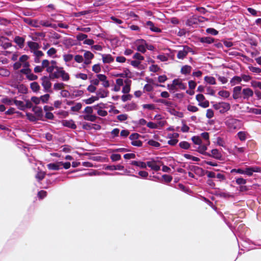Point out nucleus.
I'll list each match as a JSON object with an SVG mask.
<instances>
[{
	"label": "nucleus",
	"instance_id": "4",
	"mask_svg": "<svg viewBox=\"0 0 261 261\" xmlns=\"http://www.w3.org/2000/svg\"><path fill=\"white\" fill-rule=\"evenodd\" d=\"M161 165V162L159 160H152L147 162V166L155 171L160 170Z\"/></svg>",
	"mask_w": 261,
	"mask_h": 261
},
{
	"label": "nucleus",
	"instance_id": "9",
	"mask_svg": "<svg viewBox=\"0 0 261 261\" xmlns=\"http://www.w3.org/2000/svg\"><path fill=\"white\" fill-rule=\"evenodd\" d=\"M20 72L26 75L27 77L31 81H34L37 79L38 77L37 75L32 73L31 70L29 67L27 68H23L20 70Z\"/></svg>",
	"mask_w": 261,
	"mask_h": 261
},
{
	"label": "nucleus",
	"instance_id": "38",
	"mask_svg": "<svg viewBox=\"0 0 261 261\" xmlns=\"http://www.w3.org/2000/svg\"><path fill=\"white\" fill-rule=\"evenodd\" d=\"M55 61H52L51 62V65H49L46 68V71L48 72L51 73V74L54 72L55 70H56V67H57L55 66Z\"/></svg>",
	"mask_w": 261,
	"mask_h": 261
},
{
	"label": "nucleus",
	"instance_id": "10",
	"mask_svg": "<svg viewBox=\"0 0 261 261\" xmlns=\"http://www.w3.org/2000/svg\"><path fill=\"white\" fill-rule=\"evenodd\" d=\"M178 137L179 135L176 133L169 134L168 135V138L170 140H168V143L170 145H175L178 142L177 138Z\"/></svg>",
	"mask_w": 261,
	"mask_h": 261
},
{
	"label": "nucleus",
	"instance_id": "40",
	"mask_svg": "<svg viewBox=\"0 0 261 261\" xmlns=\"http://www.w3.org/2000/svg\"><path fill=\"white\" fill-rule=\"evenodd\" d=\"M93 109L95 110H97V112L99 110H103L107 108V105L103 103H99L96 105H95L93 107Z\"/></svg>",
	"mask_w": 261,
	"mask_h": 261
},
{
	"label": "nucleus",
	"instance_id": "30",
	"mask_svg": "<svg viewBox=\"0 0 261 261\" xmlns=\"http://www.w3.org/2000/svg\"><path fill=\"white\" fill-rule=\"evenodd\" d=\"M131 164L143 169L146 168L147 166V163H145L141 161H133Z\"/></svg>",
	"mask_w": 261,
	"mask_h": 261
},
{
	"label": "nucleus",
	"instance_id": "28",
	"mask_svg": "<svg viewBox=\"0 0 261 261\" xmlns=\"http://www.w3.org/2000/svg\"><path fill=\"white\" fill-rule=\"evenodd\" d=\"M62 68L56 67V70H55L54 72L50 75V77L52 78H59L60 74L62 71Z\"/></svg>",
	"mask_w": 261,
	"mask_h": 261
},
{
	"label": "nucleus",
	"instance_id": "55",
	"mask_svg": "<svg viewBox=\"0 0 261 261\" xmlns=\"http://www.w3.org/2000/svg\"><path fill=\"white\" fill-rule=\"evenodd\" d=\"M251 86L253 88H258L261 90V82L256 81H252L251 82Z\"/></svg>",
	"mask_w": 261,
	"mask_h": 261
},
{
	"label": "nucleus",
	"instance_id": "22",
	"mask_svg": "<svg viewBox=\"0 0 261 261\" xmlns=\"http://www.w3.org/2000/svg\"><path fill=\"white\" fill-rule=\"evenodd\" d=\"M208 145L207 144V143L205 144H202V143L199 145L197 148V151H198L201 154L206 155L208 154L207 152H206V150L207 149V146Z\"/></svg>",
	"mask_w": 261,
	"mask_h": 261
},
{
	"label": "nucleus",
	"instance_id": "53",
	"mask_svg": "<svg viewBox=\"0 0 261 261\" xmlns=\"http://www.w3.org/2000/svg\"><path fill=\"white\" fill-rule=\"evenodd\" d=\"M64 87V84L62 83H55L54 85V88L56 90H59L63 89Z\"/></svg>",
	"mask_w": 261,
	"mask_h": 261
},
{
	"label": "nucleus",
	"instance_id": "59",
	"mask_svg": "<svg viewBox=\"0 0 261 261\" xmlns=\"http://www.w3.org/2000/svg\"><path fill=\"white\" fill-rule=\"evenodd\" d=\"M157 59L160 60L162 62H165L168 61V58L167 56L164 54H161L157 56Z\"/></svg>",
	"mask_w": 261,
	"mask_h": 261
},
{
	"label": "nucleus",
	"instance_id": "37",
	"mask_svg": "<svg viewBox=\"0 0 261 261\" xmlns=\"http://www.w3.org/2000/svg\"><path fill=\"white\" fill-rule=\"evenodd\" d=\"M31 88L34 92H37L40 90V86L37 82H33L31 84Z\"/></svg>",
	"mask_w": 261,
	"mask_h": 261
},
{
	"label": "nucleus",
	"instance_id": "45",
	"mask_svg": "<svg viewBox=\"0 0 261 261\" xmlns=\"http://www.w3.org/2000/svg\"><path fill=\"white\" fill-rule=\"evenodd\" d=\"M149 70L151 72H156L160 70V67L155 64H152L149 67Z\"/></svg>",
	"mask_w": 261,
	"mask_h": 261
},
{
	"label": "nucleus",
	"instance_id": "42",
	"mask_svg": "<svg viewBox=\"0 0 261 261\" xmlns=\"http://www.w3.org/2000/svg\"><path fill=\"white\" fill-rule=\"evenodd\" d=\"M39 24L45 27H50L53 28H56V24H52L48 21L41 20L39 22Z\"/></svg>",
	"mask_w": 261,
	"mask_h": 261
},
{
	"label": "nucleus",
	"instance_id": "12",
	"mask_svg": "<svg viewBox=\"0 0 261 261\" xmlns=\"http://www.w3.org/2000/svg\"><path fill=\"white\" fill-rule=\"evenodd\" d=\"M243 97L244 99H248L253 95V91L249 88H244L242 90Z\"/></svg>",
	"mask_w": 261,
	"mask_h": 261
},
{
	"label": "nucleus",
	"instance_id": "44",
	"mask_svg": "<svg viewBox=\"0 0 261 261\" xmlns=\"http://www.w3.org/2000/svg\"><path fill=\"white\" fill-rule=\"evenodd\" d=\"M133 58L137 61H139V62L141 63V61L144 59V58L139 53H136L133 56Z\"/></svg>",
	"mask_w": 261,
	"mask_h": 261
},
{
	"label": "nucleus",
	"instance_id": "24",
	"mask_svg": "<svg viewBox=\"0 0 261 261\" xmlns=\"http://www.w3.org/2000/svg\"><path fill=\"white\" fill-rule=\"evenodd\" d=\"M242 81V78H241V76H234L230 80V84L231 86H233L240 84Z\"/></svg>",
	"mask_w": 261,
	"mask_h": 261
},
{
	"label": "nucleus",
	"instance_id": "7",
	"mask_svg": "<svg viewBox=\"0 0 261 261\" xmlns=\"http://www.w3.org/2000/svg\"><path fill=\"white\" fill-rule=\"evenodd\" d=\"M42 85L44 88V90L46 92H50V88L51 86V83L47 76H43L41 78Z\"/></svg>",
	"mask_w": 261,
	"mask_h": 261
},
{
	"label": "nucleus",
	"instance_id": "64",
	"mask_svg": "<svg viewBox=\"0 0 261 261\" xmlns=\"http://www.w3.org/2000/svg\"><path fill=\"white\" fill-rule=\"evenodd\" d=\"M187 109L189 111L192 112H196L198 110V108L197 107L191 105L188 106Z\"/></svg>",
	"mask_w": 261,
	"mask_h": 261
},
{
	"label": "nucleus",
	"instance_id": "49",
	"mask_svg": "<svg viewBox=\"0 0 261 261\" xmlns=\"http://www.w3.org/2000/svg\"><path fill=\"white\" fill-rule=\"evenodd\" d=\"M49 95L48 94H44L40 97V101L42 103H46L49 99Z\"/></svg>",
	"mask_w": 261,
	"mask_h": 261
},
{
	"label": "nucleus",
	"instance_id": "35",
	"mask_svg": "<svg viewBox=\"0 0 261 261\" xmlns=\"http://www.w3.org/2000/svg\"><path fill=\"white\" fill-rule=\"evenodd\" d=\"M204 81L210 85H215L216 84L215 79L213 76H206L204 77Z\"/></svg>",
	"mask_w": 261,
	"mask_h": 261
},
{
	"label": "nucleus",
	"instance_id": "34",
	"mask_svg": "<svg viewBox=\"0 0 261 261\" xmlns=\"http://www.w3.org/2000/svg\"><path fill=\"white\" fill-rule=\"evenodd\" d=\"M191 67L189 65H185L182 66L181 68V72L182 74H189L191 72Z\"/></svg>",
	"mask_w": 261,
	"mask_h": 261
},
{
	"label": "nucleus",
	"instance_id": "51",
	"mask_svg": "<svg viewBox=\"0 0 261 261\" xmlns=\"http://www.w3.org/2000/svg\"><path fill=\"white\" fill-rule=\"evenodd\" d=\"M82 105L81 103H76L71 108V110L73 112H78L82 108Z\"/></svg>",
	"mask_w": 261,
	"mask_h": 261
},
{
	"label": "nucleus",
	"instance_id": "36",
	"mask_svg": "<svg viewBox=\"0 0 261 261\" xmlns=\"http://www.w3.org/2000/svg\"><path fill=\"white\" fill-rule=\"evenodd\" d=\"M214 41V39L213 38L207 37H202L200 39V41L202 43H206L207 44H211L213 43Z\"/></svg>",
	"mask_w": 261,
	"mask_h": 261
},
{
	"label": "nucleus",
	"instance_id": "19",
	"mask_svg": "<svg viewBox=\"0 0 261 261\" xmlns=\"http://www.w3.org/2000/svg\"><path fill=\"white\" fill-rule=\"evenodd\" d=\"M174 84L176 86V88H178L180 89H185L186 88V84L182 83L181 79H177L173 81Z\"/></svg>",
	"mask_w": 261,
	"mask_h": 261
},
{
	"label": "nucleus",
	"instance_id": "47",
	"mask_svg": "<svg viewBox=\"0 0 261 261\" xmlns=\"http://www.w3.org/2000/svg\"><path fill=\"white\" fill-rule=\"evenodd\" d=\"M85 59L91 60L94 58V55L89 51H85L84 54Z\"/></svg>",
	"mask_w": 261,
	"mask_h": 261
},
{
	"label": "nucleus",
	"instance_id": "6",
	"mask_svg": "<svg viewBox=\"0 0 261 261\" xmlns=\"http://www.w3.org/2000/svg\"><path fill=\"white\" fill-rule=\"evenodd\" d=\"M196 99L198 102V105L202 108H206L209 106V102L206 100L203 95L201 94H197L196 96Z\"/></svg>",
	"mask_w": 261,
	"mask_h": 261
},
{
	"label": "nucleus",
	"instance_id": "26",
	"mask_svg": "<svg viewBox=\"0 0 261 261\" xmlns=\"http://www.w3.org/2000/svg\"><path fill=\"white\" fill-rule=\"evenodd\" d=\"M108 93L109 92L107 90L99 89L96 93L97 96L96 97H98V99L99 98H105L108 96Z\"/></svg>",
	"mask_w": 261,
	"mask_h": 261
},
{
	"label": "nucleus",
	"instance_id": "31",
	"mask_svg": "<svg viewBox=\"0 0 261 261\" xmlns=\"http://www.w3.org/2000/svg\"><path fill=\"white\" fill-rule=\"evenodd\" d=\"M124 169V166L118 165H112V166H108L106 168V169L110 170H121Z\"/></svg>",
	"mask_w": 261,
	"mask_h": 261
},
{
	"label": "nucleus",
	"instance_id": "27",
	"mask_svg": "<svg viewBox=\"0 0 261 261\" xmlns=\"http://www.w3.org/2000/svg\"><path fill=\"white\" fill-rule=\"evenodd\" d=\"M59 78H61L63 81H68L70 79L69 74L63 70V68L60 74Z\"/></svg>",
	"mask_w": 261,
	"mask_h": 261
},
{
	"label": "nucleus",
	"instance_id": "54",
	"mask_svg": "<svg viewBox=\"0 0 261 261\" xmlns=\"http://www.w3.org/2000/svg\"><path fill=\"white\" fill-rule=\"evenodd\" d=\"M88 36L86 34L80 33L79 34L76 38L78 41H84L87 38Z\"/></svg>",
	"mask_w": 261,
	"mask_h": 261
},
{
	"label": "nucleus",
	"instance_id": "13",
	"mask_svg": "<svg viewBox=\"0 0 261 261\" xmlns=\"http://www.w3.org/2000/svg\"><path fill=\"white\" fill-rule=\"evenodd\" d=\"M207 155L217 160H221L222 156L221 152L217 149H212L211 150V153H208Z\"/></svg>",
	"mask_w": 261,
	"mask_h": 261
},
{
	"label": "nucleus",
	"instance_id": "58",
	"mask_svg": "<svg viewBox=\"0 0 261 261\" xmlns=\"http://www.w3.org/2000/svg\"><path fill=\"white\" fill-rule=\"evenodd\" d=\"M249 69L254 73H259L261 72V69L258 67H253L252 66H249Z\"/></svg>",
	"mask_w": 261,
	"mask_h": 261
},
{
	"label": "nucleus",
	"instance_id": "33",
	"mask_svg": "<svg viewBox=\"0 0 261 261\" xmlns=\"http://www.w3.org/2000/svg\"><path fill=\"white\" fill-rule=\"evenodd\" d=\"M83 118L85 120L90 121H91V122H94V121H95L96 120L97 117L95 115H94L89 114V115H84L83 116Z\"/></svg>",
	"mask_w": 261,
	"mask_h": 261
},
{
	"label": "nucleus",
	"instance_id": "48",
	"mask_svg": "<svg viewBox=\"0 0 261 261\" xmlns=\"http://www.w3.org/2000/svg\"><path fill=\"white\" fill-rule=\"evenodd\" d=\"M127 111H134L137 109V105L135 103H130L126 106Z\"/></svg>",
	"mask_w": 261,
	"mask_h": 261
},
{
	"label": "nucleus",
	"instance_id": "3",
	"mask_svg": "<svg viewBox=\"0 0 261 261\" xmlns=\"http://www.w3.org/2000/svg\"><path fill=\"white\" fill-rule=\"evenodd\" d=\"M29 57L27 55L21 56L18 62H16L13 65V67L15 69H18L22 66L24 68H27L29 66V63L28 60Z\"/></svg>",
	"mask_w": 261,
	"mask_h": 261
},
{
	"label": "nucleus",
	"instance_id": "43",
	"mask_svg": "<svg viewBox=\"0 0 261 261\" xmlns=\"http://www.w3.org/2000/svg\"><path fill=\"white\" fill-rule=\"evenodd\" d=\"M98 97L96 96H92L89 98L85 99L84 101L85 102V103L87 105L91 104L93 103L94 101L98 100Z\"/></svg>",
	"mask_w": 261,
	"mask_h": 261
},
{
	"label": "nucleus",
	"instance_id": "46",
	"mask_svg": "<svg viewBox=\"0 0 261 261\" xmlns=\"http://www.w3.org/2000/svg\"><path fill=\"white\" fill-rule=\"evenodd\" d=\"M192 140L193 143L197 145H200L202 143V141L199 136H194L192 138Z\"/></svg>",
	"mask_w": 261,
	"mask_h": 261
},
{
	"label": "nucleus",
	"instance_id": "21",
	"mask_svg": "<svg viewBox=\"0 0 261 261\" xmlns=\"http://www.w3.org/2000/svg\"><path fill=\"white\" fill-rule=\"evenodd\" d=\"M28 45L30 48L31 52L34 53L39 48V44L35 42L29 41L28 42Z\"/></svg>",
	"mask_w": 261,
	"mask_h": 261
},
{
	"label": "nucleus",
	"instance_id": "62",
	"mask_svg": "<svg viewBox=\"0 0 261 261\" xmlns=\"http://www.w3.org/2000/svg\"><path fill=\"white\" fill-rule=\"evenodd\" d=\"M0 74L4 76H7L9 75L10 71L6 69L1 68L0 69Z\"/></svg>",
	"mask_w": 261,
	"mask_h": 261
},
{
	"label": "nucleus",
	"instance_id": "29",
	"mask_svg": "<svg viewBox=\"0 0 261 261\" xmlns=\"http://www.w3.org/2000/svg\"><path fill=\"white\" fill-rule=\"evenodd\" d=\"M63 123L65 126H66V127L72 128V129H75L76 127V124L74 123V122L72 120H65L63 122Z\"/></svg>",
	"mask_w": 261,
	"mask_h": 261
},
{
	"label": "nucleus",
	"instance_id": "15",
	"mask_svg": "<svg viewBox=\"0 0 261 261\" xmlns=\"http://www.w3.org/2000/svg\"><path fill=\"white\" fill-rule=\"evenodd\" d=\"M260 171L259 168L257 167H249L244 170V174H246L248 176H251L253 172H259Z\"/></svg>",
	"mask_w": 261,
	"mask_h": 261
},
{
	"label": "nucleus",
	"instance_id": "18",
	"mask_svg": "<svg viewBox=\"0 0 261 261\" xmlns=\"http://www.w3.org/2000/svg\"><path fill=\"white\" fill-rule=\"evenodd\" d=\"M101 57L103 63H111L114 60V58L110 54H102Z\"/></svg>",
	"mask_w": 261,
	"mask_h": 261
},
{
	"label": "nucleus",
	"instance_id": "14",
	"mask_svg": "<svg viewBox=\"0 0 261 261\" xmlns=\"http://www.w3.org/2000/svg\"><path fill=\"white\" fill-rule=\"evenodd\" d=\"M242 87L241 86H236L233 89L232 97L233 99H237L241 97V94Z\"/></svg>",
	"mask_w": 261,
	"mask_h": 261
},
{
	"label": "nucleus",
	"instance_id": "32",
	"mask_svg": "<svg viewBox=\"0 0 261 261\" xmlns=\"http://www.w3.org/2000/svg\"><path fill=\"white\" fill-rule=\"evenodd\" d=\"M13 104H15L20 110H25L24 103L23 101L17 100H14Z\"/></svg>",
	"mask_w": 261,
	"mask_h": 261
},
{
	"label": "nucleus",
	"instance_id": "52",
	"mask_svg": "<svg viewBox=\"0 0 261 261\" xmlns=\"http://www.w3.org/2000/svg\"><path fill=\"white\" fill-rule=\"evenodd\" d=\"M179 145L180 148L185 149H188L190 146V144L186 141H182L180 142Z\"/></svg>",
	"mask_w": 261,
	"mask_h": 261
},
{
	"label": "nucleus",
	"instance_id": "56",
	"mask_svg": "<svg viewBox=\"0 0 261 261\" xmlns=\"http://www.w3.org/2000/svg\"><path fill=\"white\" fill-rule=\"evenodd\" d=\"M127 118H128V115L126 114H120L117 116V119L119 121H121V122L127 120Z\"/></svg>",
	"mask_w": 261,
	"mask_h": 261
},
{
	"label": "nucleus",
	"instance_id": "1",
	"mask_svg": "<svg viewBox=\"0 0 261 261\" xmlns=\"http://www.w3.org/2000/svg\"><path fill=\"white\" fill-rule=\"evenodd\" d=\"M225 124L230 132L240 129L243 125L241 120L236 119L231 116H229L226 118Z\"/></svg>",
	"mask_w": 261,
	"mask_h": 261
},
{
	"label": "nucleus",
	"instance_id": "50",
	"mask_svg": "<svg viewBox=\"0 0 261 261\" xmlns=\"http://www.w3.org/2000/svg\"><path fill=\"white\" fill-rule=\"evenodd\" d=\"M148 144L150 145V146H152L154 147H155V148H158L160 146V144L154 141V140H150L148 141Z\"/></svg>",
	"mask_w": 261,
	"mask_h": 261
},
{
	"label": "nucleus",
	"instance_id": "11",
	"mask_svg": "<svg viewBox=\"0 0 261 261\" xmlns=\"http://www.w3.org/2000/svg\"><path fill=\"white\" fill-rule=\"evenodd\" d=\"M144 26L146 28L150 29L152 32L156 33L161 32V30L160 28L155 27L153 23L150 21H147Z\"/></svg>",
	"mask_w": 261,
	"mask_h": 261
},
{
	"label": "nucleus",
	"instance_id": "41",
	"mask_svg": "<svg viewBox=\"0 0 261 261\" xmlns=\"http://www.w3.org/2000/svg\"><path fill=\"white\" fill-rule=\"evenodd\" d=\"M217 144L223 147V148L227 149V146L225 142L223 139L220 137H218L217 139Z\"/></svg>",
	"mask_w": 261,
	"mask_h": 261
},
{
	"label": "nucleus",
	"instance_id": "39",
	"mask_svg": "<svg viewBox=\"0 0 261 261\" xmlns=\"http://www.w3.org/2000/svg\"><path fill=\"white\" fill-rule=\"evenodd\" d=\"M218 95L222 98H227L230 96V93L228 91L221 90L218 92Z\"/></svg>",
	"mask_w": 261,
	"mask_h": 261
},
{
	"label": "nucleus",
	"instance_id": "25",
	"mask_svg": "<svg viewBox=\"0 0 261 261\" xmlns=\"http://www.w3.org/2000/svg\"><path fill=\"white\" fill-rule=\"evenodd\" d=\"M237 136L240 141H245L248 136V134L245 131H240L238 133Z\"/></svg>",
	"mask_w": 261,
	"mask_h": 261
},
{
	"label": "nucleus",
	"instance_id": "17",
	"mask_svg": "<svg viewBox=\"0 0 261 261\" xmlns=\"http://www.w3.org/2000/svg\"><path fill=\"white\" fill-rule=\"evenodd\" d=\"M165 125V121H161L157 123L152 122H149L147 124V127H148L152 129H155L158 128L159 126H163Z\"/></svg>",
	"mask_w": 261,
	"mask_h": 261
},
{
	"label": "nucleus",
	"instance_id": "57",
	"mask_svg": "<svg viewBox=\"0 0 261 261\" xmlns=\"http://www.w3.org/2000/svg\"><path fill=\"white\" fill-rule=\"evenodd\" d=\"M75 76L77 79H81L83 80H86L88 79V76L86 74L80 73L76 74Z\"/></svg>",
	"mask_w": 261,
	"mask_h": 261
},
{
	"label": "nucleus",
	"instance_id": "60",
	"mask_svg": "<svg viewBox=\"0 0 261 261\" xmlns=\"http://www.w3.org/2000/svg\"><path fill=\"white\" fill-rule=\"evenodd\" d=\"M73 55L71 54H65L63 56L64 60L66 62H68L71 61L73 59Z\"/></svg>",
	"mask_w": 261,
	"mask_h": 261
},
{
	"label": "nucleus",
	"instance_id": "8",
	"mask_svg": "<svg viewBox=\"0 0 261 261\" xmlns=\"http://www.w3.org/2000/svg\"><path fill=\"white\" fill-rule=\"evenodd\" d=\"M191 51V48L187 46H185L178 51L177 57L179 59H183Z\"/></svg>",
	"mask_w": 261,
	"mask_h": 261
},
{
	"label": "nucleus",
	"instance_id": "23",
	"mask_svg": "<svg viewBox=\"0 0 261 261\" xmlns=\"http://www.w3.org/2000/svg\"><path fill=\"white\" fill-rule=\"evenodd\" d=\"M125 85L123 86L122 88V92L124 94H127L129 92L130 90V83L131 81L130 80H126L124 81Z\"/></svg>",
	"mask_w": 261,
	"mask_h": 261
},
{
	"label": "nucleus",
	"instance_id": "5",
	"mask_svg": "<svg viewBox=\"0 0 261 261\" xmlns=\"http://www.w3.org/2000/svg\"><path fill=\"white\" fill-rule=\"evenodd\" d=\"M146 42L143 39H138L135 42L137 50L142 53H144L146 51Z\"/></svg>",
	"mask_w": 261,
	"mask_h": 261
},
{
	"label": "nucleus",
	"instance_id": "16",
	"mask_svg": "<svg viewBox=\"0 0 261 261\" xmlns=\"http://www.w3.org/2000/svg\"><path fill=\"white\" fill-rule=\"evenodd\" d=\"M99 81L102 82V85L105 87H108L110 86L109 82L107 80V77L105 74H98L96 75Z\"/></svg>",
	"mask_w": 261,
	"mask_h": 261
},
{
	"label": "nucleus",
	"instance_id": "61",
	"mask_svg": "<svg viewBox=\"0 0 261 261\" xmlns=\"http://www.w3.org/2000/svg\"><path fill=\"white\" fill-rule=\"evenodd\" d=\"M142 107L143 109L149 110H153L155 108V107L153 104H144L142 106Z\"/></svg>",
	"mask_w": 261,
	"mask_h": 261
},
{
	"label": "nucleus",
	"instance_id": "2",
	"mask_svg": "<svg viewBox=\"0 0 261 261\" xmlns=\"http://www.w3.org/2000/svg\"><path fill=\"white\" fill-rule=\"evenodd\" d=\"M213 107L221 114L225 113L230 109V104L225 102H216L213 105Z\"/></svg>",
	"mask_w": 261,
	"mask_h": 261
},
{
	"label": "nucleus",
	"instance_id": "20",
	"mask_svg": "<svg viewBox=\"0 0 261 261\" xmlns=\"http://www.w3.org/2000/svg\"><path fill=\"white\" fill-rule=\"evenodd\" d=\"M61 164H62V162L50 163L47 165V167L49 170H58L61 168Z\"/></svg>",
	"mask_w": 261,
	"mask_h": 261
},
{
	"label": "nucleus",
	"instance_id": "63",
	"mask_svg": "<svg viewBox=\"0 0 261 261\" xmlns=\"http://www.w3.org/2000/svg\"><path fill=\"white\" fill-rule=\"evenodd\" d=\"M206 32L207 33L211 34L213 35H217L218 32L213 28H208L206 29Z\"/></svg>",
	"mask_w": 261,
	"mask_h": 261
}]
</instances>
